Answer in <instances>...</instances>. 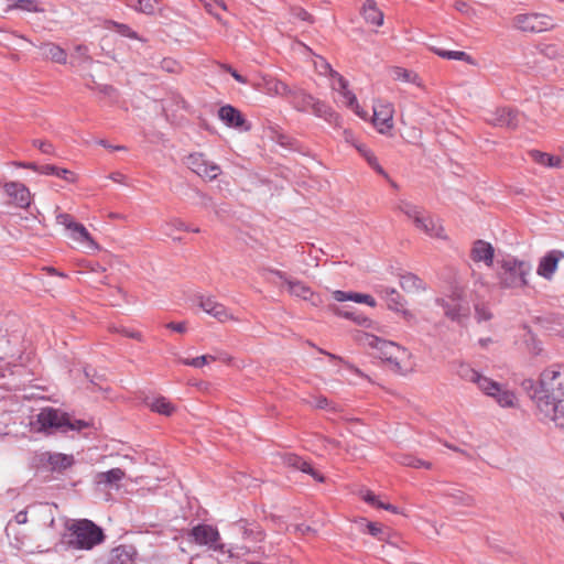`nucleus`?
I'll return each instance as SVG.
<instances>
[{
    "label": "nucleus",
    "mask_w": 564,
    "mask_h": 564,
    "mask_svg": "<svg viewBox=\"0 0 564 564\" xmlns=\"http://www.w3.org/2000/svg\"><path fill=\"white\" fill-rule=\"evenodd\" d=\"M540 389L535 391V401L540 420L553 422L564 430V366L552 365L544 369L539 378Z\"/></svg>",
    "instance_id": "f257e3e1"
},
{
    "label": "nucleus",
    "mask_w": 564,
    "mask_h": 564,
    "mask_svg": "<svg viewBox=\"0 0 564 564\" xmlns=\"http://www.w3.org/2000/svg\"><path fill=\"white\" fill-rule=\"evenodd\" d=\"M358 340L362 346L376 349L377 357L387 361L394 372L405 375L412 370L411 354L404 347L369 333H362Z\"/></svg>",
    "instance_id": "f03ea898"
},
{
    "label": "nucleus",
    "mask_w": 564,
    "mask_h": 564,
    "mask_svg": "<svg viewBox=\"0 0 564 564\" xmlns=\"http://www.w3.org/2000/svg\"><path fill=\"white\" fill-rule=\"evenodd\" d=\"M532 264L529 261L507 256L497 261V278L503 289H522L529 284Z\"/></svg>",
    "instance_id": "7ed1b4c3"
},
{
    "label": "nucleus",
    "mask_w": 564,
    "mask_h": 564,
    "mask_svg": "<svg viewBox=\"0 0 564 564\" xmlns=\"http://www.w3.org/2000/svg\"><path fill=\"white\" fill-rule=\"evenodd\" d=\"M67 530V544L75 550H91L105 539L101 528L87 519L75 520Z\"/></svg>",
    "instance_id": "20e7f679"
},
{
    "label": "nucleus",
    "mask_w": 564,
    "mask_h": 564,
    "mask_svg": "<svg viewBox=\"0 0 564 564\" xmlns=\"http://www.w3.org/2000/svg\"><path fill=\"white\" fill-rule=\"evenodd\" d=\"M37 424L41 431L68 433L72 431L79 432L88 427V422L77 420L69 416L67 413L53 409L44 408L37 414Z\"/></svg>",
    "instance_id": "39448f33"
},
{
    "label": "nucleus",
    "mask_w": 564,
    "mask_h": 564,
    "mask_svg": "<svg viewBox=\"0 0 564 564\" xmlns=\"http://www.w3.org/2000/svg\"><path fill=\"white\" fill-rule=\"evenodd\" d=\"M286 98L297 111L311 112L329 122L336 118V113L325 102L315 99L302 89H291Z\"/></svg>",
    "instance_id": "423d86ee"
},
{
    "label": "nucleus",
    "mask_w": 564,
    "mask_h": 564,
    "mask_svg": "<svg viewBox=\"0 0 564 564\" xmlns=\"http://www.w3.org/2000/svg\"><path fill=\"white\" fill-rule=\"evenodd\" d=\"M512 26L524 33H542L553 30L555 24L552 17L544 13H519L512 19Z\"/></svg>",
    "instance_id": "0eeeda50"
},
{
    "label": "nucleus",
    "mask_w": 564,
    "mask_h": 564,
    "mask_svg": "<svg viewBox=\"0 0 564 564\" xmlns=\"http://www.w3.org/2000/svg\"><path fill=\"white\" fill-rule=\"evenodd\" d=\"M56 223L64 226L67 230L68 237L79 243L80 247L88 251L99 250L98 243L93 239L86 227L76 223L69 214L61 213L56 215Z\"/></svg>",
    "instance_id": "6e6552de"
},
{
    "label": "nucleus",
    "mask_w": 564,
    "mask_h": 564,
    "mask_svg": "<svg viewBox=\"0 0 564 564\" xmlns=\"http://www.w3.org/2000/svg\"><path fill=\"white\" fill-rule=\"evenodd\" d=\"M436 304L443 307L445 316L452 321L459 322L462 318L467 317L470 312L469 302L460 289L453 290L446 297L436 299Z\"/></svg>",
    "instance_id": "1a4fd4ad"
},
{
    "label": "nucleus",
    "mask_w": 564,
    "mask_h": 564,
    "mask_svg": "<svg viewBox=\"0 0 564 564\" xmlns=\"http://www.w3.org/2000/svg\"><path fill=\"white\" fill-rule=\"evenodd\" d=\"M325 67L330 70V77L333 79L332 87L339 94L340 102L361 119H367L368 113L358 104L356 95L348 89V82L339 73L334 70L328 63H325Z\"/></svg>",
    "instance_id": "9d476101"
},
{
    "label": "nucleus",
    "mask_w": 564,
    "mask_h": 564,
    "mask_svg": "<svg viewBox=\"0 0 564 564\" xmlns=\"http://www.w3.org/2000/svg\"><path fill=\"white\" fill-rule=\"evenodd\" d=\"M479 390L487 397L494 399L501 408H516L518 405L516 393L506 384H501L489 377L482 380V386Z\"/></svg>",
    "instance_id": "9b49d317"
},
{
    "label": "nucleus",
    "mask_w": 564,
    "mask_h": 564,
    "mask_svg": "<svg viewBox=\"0 0 564 564\" xmlns=\"http://www.w3.org/2000/svg\"><path fill=\"white\" fill-rule=\"evenodd\" d=\"M193 541L198 545L207 546L214 551H223L224 544L216 528L209 524H197L189 533Z\"/></svg>",
    "instance_id": "f8f14e48"
},
{
    "label": "nucleus",
    "mask_w": 564,
    "mask_h": 564,
    "mask_svg": "<svg viewBox=\"0 0 564 564\" xmlns=\"http://www.w3.org/2000/svg\"><path fill=\"white\" fill-rule=\"evenodd\" d=\"M394 108L391 102L377 100L373 104L372 123L379 133H387L393 128Z\"/></svg>",
    "instance_id": "ddd939ff"
},
{
    "label": "nucleus",
    "mask_w": 564,
    "mask_h": 564,
    "mask_svg": "<svg viewBox=\"0 0 564 564\" xmlns=\"http://www.w3.org/2000/svg\"><path fill=\"white\" fill-rule=\"evenodd\" d=\"M186 164L195 174L209 181L215 180L220 173V166L207 161L202 153L189 154Z\"/></svg>",
    "instance_id": "4468645a"
},
{
    "label": "nucleus",
    "mask_w": 564,
    "mask_h": 564,
    "mask_svg": "<svg viewBox=\"0 0 564 564\" xmlns=\"http://www.w3.org/2000/svg\"><path fill=\"white\" fill-rule=\"evenodd\" d=\"M564 259V251L553 249L547 251L538 263L536 274L551 281L558 268V262Z\"/></svg>",
    "instance_id": "2eb2a0df"
},
{
    "label": "nucleus",
    "mask_w": 564,
    "mask_h": 564,
    "mask_svg": "<svg viewBox=\"0 0 564 564\" xmlns=\"http://www.w3.org/2000/svg\"><path fill=\"white\" fill-rule=\"evenodd\" d=\"M198 305L205 313L213 316L220 323L238 321V318L235 317L224 304L217 302L213 296H200Z\"/></svg>",
    "instance_id": "dca6fc26"
},
{
    "label": "nucleus",
    "mask_w": 564,
    "mask_h": 564,
    "mask_svg": "<svg viewBox=\"0 0 564 564\" xmlns=\"http://www.w3.org/2000/svg\"><path fill=\"white\" fill-rule=\"evenodd\" d=\"M218 117L229 128L241 131H249L251 129L250 123L247 122L242 113L230 105L220 107Z\"/></svg>",
    "instance_id": "f3484780"
},
{
    "label": "nucleus",
    "mask_w": 564,
    "mask_h": 564,
    "mask_svg": "<svg viewBox=\"0 0 564 564\" xmlns=\"http://www.w3.org/2000/svg\"><path fill=\"white\" fill-rule=\"evenodd\" d=\"M4 191L11 198L12 203L18 207L25 208L31 203V194L29 188L19 182H9L4 184Z\"/></svg>",
    "instance_id": "a211bd4d"
},
{
    "label": "nucleus",
    "mask_w": 564,
    "mask_h": 564,
    "mask_svg": "<svg viewBox=\"0 0 564 564\" xmlns=\"http://www.w3.org/2000/svg\"><path fill=\"white\" fill-rule=\"evenodd\" d=\"M282 460L286 466L293 467L305 474H308L318 482H324L325 480L324 476L318 470L314 469L308 462L304 460L296 454L285 453L282 455Z\"/></svg>",
    "instance_id": "6ab92c4d"
},
{
    "label": "nucleus",
    "mask_w": 564,
    "mask_h": 564,
    "mask_svg": "<svg viewBox=\"0 0 564 564\" xmlns=\"http://www.w3.org/2000/svg\"><path fill=\"white\" fill-rule=\"evenodd\" d=\"M126 473L121 468H112L107 471H99L94 475V484L101 489L118 488L119 482L124 478Z\"/></svg>",
    "instance_id": "aec40b11"
},
{
    "label": "nucleus",
    "mask_w": 564,
    "mask_h": 564,
    "mask_svg": "<svg viewBox=\"0 0 564 564\" xmlns=\"http://www.w3.org/2000/svg\"><path fill=\"white\" fill-rule=\"evenodd\" d=\"M495 249L491 243L485 240H476L470 250V258L474 262H484L487 267L494 263Z\"/></svg>",
    "instance_id": "412c9836"
},
{
    "label": "nucleus",
    "mask_w": 564,
    "mask_h": 564,
    "mask_svg": "<svg viewBox=\"0 0 564 564\" xmlns=\"http://www.w3.org/2000/svg\"><path fill=\"white\" fill-rule=\"evenodd\" d=\"M380 293L384 297L387 305L390 310L402 313L406 319L413 317L412 313L404 308V299L394 289L382 286Z\"/></svg>",
    "instance_id": "4be33fe9"
},
{
    "label": "nucleus",
    "mask_w": 564,
    "mask_h": 564,
    "mask_svg": "<svg viewBox=\"0 0 564 564\" xmlns=\"http://www.w3.org/2000/svg\"><path fill=\"white\" fill-rule=\"evenodd\" d=\"M258 88L271 96L288 97L291 93V88L286 84L271 76H263L258 83Z\"/></svg>",
    "instance_id": "5701e85b"
},
{
    "label": "nucleus",
    "mask_w": 564,
    "mask_h": 564,
    "mask_svg": "<svg viewBox=\"0 0 564 564\" xmlns=\"http://www.w3.org/2000/svg\"><path fill=\"white\" fill-rule=\"evenodd\" d=\"M46 456V463L52 471H64L70 468L75 463L74 456L68 454L47 453Z\"/></svg>",
    "instance_id": "b1692460"
},
{
    "label": "nucleus",
    "mask_w": 564,
    "mask_h": 564,
    "mask_svg": "<svg viewBox=\"0 0 564 564\" xmlns=\"http://www.w3.org/2000/svg\"><path fill=\"white\" fill-rule=\"evenodd\" d=\"M490 122L499 127L516 128L519 123V113L511 108H500Z\"/></svg>",
    "instance_id": "393cba45"
},
{
    "label": "nucleus",
    "mask_w": 564,
    "mask_h": 564,
    "mask_svg": "<svg viewBox=\"0 0 564 564\" xmlns=\"http://www.w3.org/2000/svg\"><path fill=\"white\" fill-rule=\"evenodd\" d=\"M43 57L54 63L65 64L67 62V53L59 45L46 42L40 46Z\"/></svg>",
    "instance_id": "a878e982"
},
{
    "label": "nucleus",
    "mask_w": 564,
    "mask_h": 564,
    "mask_svg": "<svg viewBox=\"0 0 564 564\" xmlns=\"http://www.w3.org/2000/svg\"><path fill=\"white\" fill-rule=\"evenodd\" d=\"M288 290L291 294L302 297L303 300H308L313 305H317L321 300L318 295H315L308 286L300 281H286Z\"/></svg>",
    "instance_id": "bb28decb"
},
{
    "label": "nucleus",
    "mask_w": 564,
    "mask_h": 564,
    "mask_svg": "<svg viewBox=\"0 0 564 564\" xmlns=\"http://www.w3.org/2000/svg\"><path fill=\"white\" fill-rule=\"evenodd\" d=\"M420 220L421 221H416L414 224L417 229L422 230L430 237L445 238L443 227L438 223H436L434 219H432L430 216L423 215L420 218Z\"/></svg>",
    "instance_id": "cd10ccee"
},
{
    "label": "nucleus",
    "mask_w": 564,
    "mask_h": 564,
    "mask_svg": "<svg viewBox=\"0 0 564 564\" xmlns=\"http://www.w3.org/2000/svg\"><path fill=\"white\" fill-rule=\"evenodd\" d=\"M361 13L367 23L376 26L383 24V13L378 9L375 0H366Z\"/></svg>",
    "instance_id": "c85d7f7f"
},
{
    "label": "nucleus",
    "mask_w": 564,
    "mask_h": 564,
    "mask_svg": "<svg viewBox=\"0 0 564 564\" xmlns=\"http://www.w3.org/2000/svg\"><path fill=\"white\" fill-rule=\"evenodd\" d=\"M456 373L462 379L475 383L478 389L482 386V380H486V376L479 373L477 370L471 368L468 364L460 362L456 368Z\"/></svg>",
    "instance_id": "c756f323"
},
{
    "label": "nucleus",
    "mask_w": 564,
    "mask_h": 564,
    "mask_svg": "<svg viewBox=\"0 0 564 564\" xmlns=\"http://www.w3.org/2000/svg\"><path fill=\"white\" fill-rule=\"evenodd\" d=\"M148 405L151 411L165 416H171L176 411V406L165 397L153 398Z\"/></svg>",
    "instance_id": "7c9ffc66"
},
{
    "label": "nucleus",
    "mask_w": 564,
    "mask_h": 564,
    "mask_svg": "<svg viewBox=\"0 0 564 564\" xmlns=\"http://www.w3.org/2000/svg\"><path fill=\"white\" fill-rule=\"evenodd\" d=\"M236 527L247 540L261 541L263 539V532L257 523L240 520L236 523Z\"/></svg>",
    "instance_id": "2f4dec72"
},
{
    "label": "nucleus",
    "mask_w": 564,
    "mask_h": 564,
    "mask_svg": "<svg viewBox=\"0 0 564 564\" xmlns=\"http://www.w3.org/2000/svg\"><path fill=\"white\" fill-rule=\"evenodd\" d=\"M390 75L394 80L411 83L416 86H421V79L419 75L412 70L394 66L390 69Z\"/></svg>",
    "instance_id": "473e14b6"
},
{
    "label": "nucleus",
    "mask_w": 564,
    "mask_h": 564,
    "mask_svg": "<svg viewBox=\"0 0 564 564\" xmlns=\"http://www.w3.org/2000/svg\"><path fill=\"white\" fill-rule=\"evenodd\" d=\"M127 4L138 12L153 14L160 9L161 0H127Z\"/></svg>",
    "instance_id": "72a5a7b5"
},
{
    "label": "nucleus",
    "mask_w": 564,
    "mask_h": 564,
    "mask_svg": "<svg viewBox=\"0 0 564 564\" xmlns=\"http://www.w3.org/2000/svg\"><path fill=\"white\" fill-rule=\"evenodd\" d=\"M529 155L535 163L543 166L558 167L561 165V159L558 156H553L539 150H531Z\"/></svg>",
    "instance_id": "f704fd0d"
},
{
    "label": "nucleus",
    "mask_w": 564,
    "mask_h": 564,
    "mask_svg": "<svg viewBox=\"0 0 564 564\" xmlns=\"http://www.w3.org/2000/svg\"><path fill=\"white\" fill-rule=\"evenodd\" d=\"M432 51L440 57L445 59L464 61L468 64L474 65L473 57L463 51H448L440 47H432Z\"/></svg>",
    "instance_id": "c9c22d12"
},
{
    "label": "nucleus",
    "mask_w": 564,
    "mask_h": 564,
    "mask_svg": "<svg viewBox=\"0 0 564 564\" xmlns=\"http://www.w3.org/2000/svg\"><path fill=\"white\" fill-rule=\"evenodd\" d=\"M400 285L405 292H417L425 289L423 281L412 273L402 274Z\"/></svg>",
    "instance_id": "e433bc0d"
},
{
    "label": "nucleus",
    "mask_w": 564,
    "mask_h": 564,
    "mask_svg": "<svg viewBox=\"0 0 564 564\" xmlns=\"http://www.w3.org/2000/svg\"><path fill=\"white\" fill-rule=\"evenodd\" d=\"M400 465L412 468H426L430 469L432 464L430 462L417 458L411 454H401L397 457Z\"/></svg>",
    "instance_id": "4c0bfd02"
},
{
    "label": "nucleus",
    "mask_w": 564,
    "mask_h": 564,
    "mask_svg": "<svg viewBox=\"0 0 564 564\" xmlns=\"http://www.w3.org/2000/svg\"><path fill=\"white\" fill-rule=\"evenodd\" d=\"M40 173L45 174V175H55V176L63 178L65 181H68V182L75 181V176H74L73 172H70L66 169H61L55 165H51V164L42 165Z\"/></svg>",
    "instance_id": "58836bf2"
},
{
    "label": "nucleus",
    "mask_w": 564,
    "mask_h": 564,
    "mask_svg": "<svg viewBox=\"0 0 564 564\" xmlns=\"http://www.w3.org/2000/svg\"><path fill=\"white\" fill-rule=\"evenodd\" d=\"M356 149L358 150V152L366 159V161L368 162V164L373 169L376 170L379 174L383 175V176H388L387 173L384 172V170L381 167V165L379 164L376 155L372 153V151L370 149H368L365 144H357L356 145Z\"/></svg>",
    "instance_id": "ea45409f"
},
{
    "label": "nucleus",
    "mask_w": 564,
    "mask_h": 564,
    "mask_svg": "<svg viewBox=\"0 0 564 564\" xmlns=\"http://www.w3.org/2000/svg\"><path fill=\"white\" fill-rule=\"evenodd\" d=\"M444 495L445 497L451 499V502L453 505L471 506L474 503L473 497L463 492L459 489H451L446 491Z\"/></svg>",
    "instance_id": "a19ab883"
},
{
    "label": "nucleus",
    "mask_w": 564,
    "mask_h": 564,
    "mask_svg": "<svg viewBox=\"0 0 564 564\" xmlns=\"http://www.w3.org/2000/svg\"><path fill=\"white\" fill-rule=\"evenodd\" d=\"M399 209L405 214L409 218L413 220L415 224L416 221H421L420 218L423 216V212L415 205H413L410 202L401 200L399 204Z\"/></svg>",
    "instance_id": "79ce46f5"
},
{
    "label": "nucleus",
    "mask_w": 564,
    "mask_h": 564,
    "mask_svg": "<svg viewBox=\"0 0 564 564\" xmlns=\"http://www.w3.org/2000/svg\"><path fill=\"white\" fill-rule=\"evenodd\" d=\"M215 357L212 355H203L199 357H195L192 359H184L182 362L186 366H192L194 368H200L206 364H209L210 361H214Z\"/></svg>",
    "instance_id": "37998d69"
},
{
    "label": "nucleus",
    "mask_w": 564,
    "mask_h": 564,
    "mask_svg": "<svg viewBox=\"0 0 564 564\" xmlns=\"http://www.w3.org/2000/svg\"><path fill=\"white\" fill-rule=\"evenodd\" d=\"M115 332H118V333L122 334L123 336L129 337V338H133V339H135L138 341H143V336L138 330H133V329L120 326V327H116Z\"/></svg>",
    "instance_id": "c03bdc74"
},
{
    "label": "nucleus",
    "mask_w": 564,
    "mask_h": 564,
    "mask_svg": "<svg viewBox=\"0 0 564 564\" xmlns=\"http://www.w3.org/2000/svg\"><path fill=\"white\" fill-rule=\"evenodd\" d=\"M351 301H354L356 303H364V304H367L369 306H375L376 305V301H375V299L371 295L362 294V293H354L352 292Z\"/></svg>",
    "instance_id": "a18cd8bd"
},
{
    "label": "nucleus",
    "mask_w": 564,
    "mask_h": 564,
    "mask_svg": "<svg viewBox=\"0 0 564 564\" xmlns=\"http://www.w3.org/2000/svg\"><path fill=\"white\" fill-rule=\"evenodd\" d=\"M116 31L122 36L137 39V33L127 24L116 23Z\"/></svg>",
    "instance_id": "49530a36"
},
{
    "label": "nucleus",
    "mask_w": 564,
    "mask_h": 564,
    "mask_svg": "<svg viewBox=\"0 0 564 564\" xmlns=\"http://www.w3.org/2000/svg\"><path fill=\"white\" fill-rule=\"evenodd\" d=\"M161 68L169 73H175L178 70L180 66L176 61L172 58H164L161 62Z\"/></svg>",
    "instance_id": "de8ad7c7"
},
{
    "label": "nucleus",
    "mask_w": 564,
    "mask_h": 564,
    "mask_svg": "<svg viewBox=\"0 0 564 564\" xmlns=\"http://www.w3.org/2000/svg\"><path fill=\"white\" fill-rule=\"evenodd\" d=\"M366 529H367V532L372 535V536H377L379 539H382L381 534L383 533L382 531V528L378 524V523H375V522H368L366 524Z\"/></svg>",
    "instance_id": "09e8293b"
},
{
    "label": "nucleus",
    "mask_w": 564,
    "mask_h": 564,
    "mask_svg": "<svg viewBox=\"0 0 564 564\" xmlns=\"http://www.w3.org/2000/svg\"><path fill=\"white\" fill-rule=\"evenodd\" d=\"M293 15L302 21L313 22L311 14L302 8L294 9Z\"/></svg>",
    "instance_id": "8fccbe9b"
},
{
    "label": "nucleus",
    "mask_w": 564,
    "mask_h": 564,
    "mask_svg": "<svg viewBox=\"0 0 564 564\" xmlns=\"http://www.w3.org/2000/svg\"><path fill=\"white\" fill-rule=\"evenodd\" d=\"M333 296L338 302L351 301L352 292H344V291H334Z\"/></svg>",
    "instance_id": "3c124183"
},
{
    "label": "nucleus",
    "mask_w": 564,
    "mask_h": 564,
    "mask_svg": "<svg viewBox=\"0 0 564 564\" xmlns=\"http://www.w3.org/2000/svg\"><path fill=\"white\" fill-rule=\"evenodd\" d=\"M362 498L366 502H368L369 505L375 506L377 508H378V503H382L378 499V497L371 491H366V494L362 496Z\"/></svg>",
    "instance_id": "603ef678"
},
{
    "label": "nucleus",
    "mask_w": 564,
    "mask_h": 564,
    "mask_svg": "<svg viewBox=\"0 0 564 564\" xmlns=\"http://www.w3.org/2000/svg\"><path fill=\"white\" fill-rule=\"evenodd\" d=\"M476 317L479 322L488 321L491 317V314L484 307H476Z\"/></svg>",
    "instance_id": "864d4df0"
},
{
    "label": "nucleus",
    "mask_w": 564,
    "mask_h": 564,
    "mask_svg": "<svg viewBox=\"0 0 564 564\" xmlns=\"http://www.w3.org/2000/svg\"><path fill=\"white\" fill-rule=\"evenodd\" d=\"M313 405L317 409H326L328 408L329 402L325 397L319 395L314 399Z\"/></svg>",
    "instance_id": "5fc2aeb1"
},
{
    "label": "nucleus",
    "mask_w": 564,
    "mask_h": 564,
    "mask_svg": "<svg viewBox=\"0 0 564 564\" xmlns=\"http://www.w3.org/2000/svg\"><path fill=\"white\" fill-rule=\"evenodd\" d=\"M166 327L174 330V332H177V333H184L186 330V324L185 323H174V322H171L169 324H166Z\"/></svg>",
    "instance_id": "6e6d98bb"
},
{
    "label": "nucleus",
    "mask_w": 564,
    "mask_h": 564,
    "mask_svg": "<svg viewBox=\"0 0 564 564\" xmlns=\"http://www.w3.org/2000/svg\"><path fill=\"white\" fill-rule=\"evenodd\" d=\"M226 69L227 72L230 73V75L240 84H247V79L246 77H243L242 75H240L236 69H234L232 67L230 66H226Z\"/></svg>",
    "instance_id": "4d7b16f0"
},
{
    "label": "nucleus",
    "mask_w": 564,
    "mask_h": 564,
    "mask_svg": "<svg viewBox=\"0 0 564 564\" xmlns=\"http://www.w3.org/2000/svg\"><path fill=\"white\" fill-rule=\"evenodd\" d=\"M98 143L102 145L104 148L116 150V151H126L127 148L124 145H113L109 144L106 140H99Z\"/></svg>",
    "instance_id": "13d9d810"
},
{
    "label": "nucleus",
    "mask_w": 564,
    "mask_h": 564,
    "mask_svg": "<svg viewBox=\"0 0 564 564\" xmlns=\"http://www.w3.org/2000/svg\"><path fill=\"white\" fill-rule=\"evenodd\" d=\"M14 520L18 524H24L26 523L28 521V513L26 511H19L15 517H14Z\"/></svg>",
    "instance_id": "bf43d9fd"
},
{
    "label": "nucleus",
    "mask_w": 564,
    "mask_h": 564,
    "mask_svg": "<svg viewBox=\"0 0 564 564\" xmlns=\"http://www.w3.org/2000/svg\"><path fill=\"white\" fill-rule=\"evenodd\" d=\"M36 145L39 147V149L43 152V153H51L52 152V144L51 143H47V142H43V141H39L36 142Z\"/></svg>",
    "instance_id": "052dcab7"
},
{
    "label": "nucleus",
    "mask_w": 564,
    "mask_h": 564,
    "mask_svg": "<svg viewBox=\"0 0 564 564\" xmlns=\"http://www.w3.org/2000/svg\"><path fill=\"white\" fill-rule=\"evenodd\" d=\"M378 508H381V509H384V510H389L393 513H398V508L390 505V503H378Z\"/></svg>",
    "instance_id": "680f3d73"
},
{
    "label": "nucleus",
    "mask_w": 564,
    "mask_h": 564,
    "mask_svg": "<svg viewBox=\"0 0 564 564\" xmlns=\"http://www.w3.org/2000/svg\"><path fill=\"white\" fill-rule=\"evenodd\" d=\"M295 530L301 532L302 534H306L308 532H313L312 528L310 525H305V524L296 525Z\"/></svg>",
    "instance_id": "e2e57ef3"
},
{
    "label": "nucleus",
    "mask_w": 564,
    "mask_h": 564,
    "mask_svg": "<svg viewBox=\"0 0 564 564\" xmlns=\"http://www.w3.org/2000/svg\"><path fill=\"white\" fill-rule=\"evenodd\" d=\"M19 166L31 169L40 173L41 166L35 165L34 163H20Z\"/></svg>",
    "instance_id": "0e129e2a"
},
{
    "label": "nucleus",
    "mask_w": 564,
    "mask_h": 564,
    "mask_svg": "<svg viewBox=\"0 0 564 564\" xmlns=\"http://www.w3.org/2000/svg\"><path fill=\"white\" fill-rule=\"evenodd\" d=\"M173 225L180 230H189V227H187L182 220L176 219L173 221Z\"/></svg>",
    "instance_id": "69168bd1"
},
{
    "label": "nucleus",
    "mask_w": 564,
    "mask_h": 564,
    "mask_svg": "<svg viewBox=\"0 0 564 564\" xmlns=\"http://www.w3.org/2000/svg\"><path fill=\"white\" fill-rule=\"evenodd\" d=\"M109 177L117 183L123 182V175L121 173H112Z\"/></svg>",
    "instance_id": "338daca9"
},
{
    "label": "nucleus",
    "mask_w": 564,
    "mask_h": 564,
    "mask_svg": "<svg viewBox=\"0 0 564 564\" xmlns=\"http://www.w3.org/2000/svg\"><path fill=\"white\" fill-rule=\"evenodd\" d=\"M321 68L323 74H328L330 76V70L325 67V63H327L324 58H319Z\"/></svg>",
    "instance_id": "774afa93"
}]
</instances>
